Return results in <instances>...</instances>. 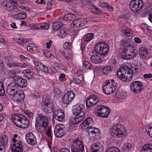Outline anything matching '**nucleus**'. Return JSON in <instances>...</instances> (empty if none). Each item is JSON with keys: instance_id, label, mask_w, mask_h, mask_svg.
I'll return each instance as SVG.
<instances>
[{"instance_id": "69168bd1", "label": "nucleus", "mask_w": 152, "mask_h": 152, "mask_svg": "<svg viewBox=\"0 0 152 152\" xmlns=\"http://www.w3.org/2000/svg\"><path fill=\"white\" fill-rule=\"evenodd\" d=\"M25 113L26 114L27 116L30 118H32L33 117V114L31 112L25 111Z\"/></svg>"}, {"instance_id": "a19ab883", "label": "nucleus", "mask_w": 152, "mask_h": 152, "mask_svg": "<svg viewBox=\"0 0 152 152\" xmlns=\"http://www.w3.org/2000/svg\"><path fill=\"white\" fill-rule=\"evenodd\" d=\"M26 140L27 142L31 145H33L37 144V139L36 137H34V138H32Z\"/></svg>"}, {"instance_id": "4468645a", "label": "nucleus", "mask_w": 152, "mask_h": 152, "mask_svg": "<svg viewBox=\"0 0 152 152\" xmlns=\"http://www.w3.org/2000/svg\"><path fill=\"white\" fill-rule=\"evenodd\" d=\"M64 126L61 124H58L56 125L54 129V134L57 137H61L64 135Z\"/></svg>"}, {"instance_id": "ddd939ff", "label": "nucleus", "mask_w": 152, "mask_h": 152, "mask_svg": "<svg viewBox=\"0 0 152 152\" xmlns=\"http://www.w3.org/2000/svg\"><path fill=\"white\" fill-rule=\"evenodd\" d=\"M1 6L3 9L11 11L16 9L18 7L16 3L11 1H4L1 2Z\"/></svg>"}, {"instance_id": "5701e85b", "label": "nucleus", "mask_w": 152, "mask_h": 152, "mask_svg": "<svg viewBox=\"0 0 152 152\" xmlns=\"http://www.w3.org/2000/svg\"><path fill=\"white\" fill-rule=\"evenodd\" d=\"M15 94L13 95L14 96V98L16 102H20L23 101L24 98V95L23 92V91H18Z\"/></svg>"}, {"instance_id": "dca6fc26", "label": "nucleus", "mask_w": 152, "mask_h": 152, "mask_svg": "<svg viewBox=\"0 0 152 152\" xmlns=\"http://www.w3.org/2000/svg\"><path fill=\"white\" fill-rule=\"evenodd\" d=\"M42 104L43 110L45 113H50L53 111V104L49 100H43Z\"/></svg>"}, {"instance_id": "7ed1b4c3", "label": "nucleus", "mask_w": 152, "mask_h": 152, "mask_svg": "<svg viewBox=\"0 0 152 152\" xmlns=\"http://www.w3.org/2000/svg\"><path fill=\"white\" fill-rule=\"evenodd\" d=\"M49 123L47 117L39 115L36 119L35 126L39 132L42 133L48 125Z\"/></svg>"}, {"instance_id": "680f3d73", "label": "nucleus", "mask_w": 152, "mask_h": 152, "mask_svg": "<svg viewBox=\"0 0 152 152\" xmlns=\"http://www.w3.org/2000/svg\"><path fill=\"white\" fill-rule=\"evenodd\" d=\"M73 81L74 83L78 85L80 84L81 82L80 80L77 78L74 79H73Z\"/></svg>"}, {"instance_id": "473e14b6", "label": "nucleus", "mask_w": 152, "mask_h": 152, "mask_svg": "<svg viewBox=\"0 0 152 152\" xmlns=\"http://www.w3.org/2000/svg\"><path fill=\"white\" fill-rule=\"evenodd\" d=\"M75 16L72 14H66L63 18V19L65 20H71L74 19Z\"/></svg>"}, {"instance_id": "5fc2aeb1", "label": "nucleus", "mask_w": 152, "mask_h": 152, "mask_svg": "<svg viewBox=\"0 0 152 152\" xmlns=\"http://www.w3.org/2000/svg\"><path fill=\"white\" fill-rule=\"evenodd\" d=\"M80 26L82 27L84 26V25L86 24L87 23V20L86 19H80Z\"/></svg>"}, {"instance_id": "c03bdc74", "label": "nucleus", "mask_w": 152, "mask_h": 152, "mask_svg": "<svg viewBox=\"0 0 152 152\" xmlns=\"http://www.w3.org/2000/svg\"><path fill=\"white\" fill-rule=\"evenodd\" d=\"M63 47L65 49L68 50L72 48V44L70 42H66L64 44Z\"/></svg>"}, {"instance_id": "cd10ccee", "label": "nucleus", "mask_w": 152, "mask_h": 152, "mask_svg": "<svg viewBox=\"0 0 152 152\" xmlns=\"http://www.w3.org/2000/svg\"><path fill=\"white\" fill-rule=\"evenodd\" d=\"M141 152H152V144L148 143L144 145L142 148Z\"/></svg>"}, {"instance_id": "603ef678", "label": "nucleus", "mask_w": 152, "mask_h": 152, "mask_svg": "<svg viewBox=\"0 0 152 152\" xmlns=\"http://www.w3.org/2000/svg\"><path fill=\"white\" fill-rule=\"evenodd\" d=\"M124 34L128 36H131L132 34V33L131 31L130 30L126 29L124 30Z\"/></svg>"}, {"instance_id": "6e6552de", "label": "nucleus", "mask_w": 152, "mask_h": 152, "mask_svg": "<svg viewBox=\"0 0 152 152\" xmlns=\"http://www.w3.org/2000/svg\"><path fill=\"white\" fill-rule=\"evenodd\" d=\"M129 51L130 53L129 52V50L126 48H125L124 50V52L121 54L122 58L124 59H132L135 57L136 56L135 51L136 50L135 47L132 46L129 48Z\"/></svg>"}, {"instance_id": "de8ad7c7", "label": "nucleus", "mask_w": 152, "mask_h": 152, "mask_svg": "<svg viewBox=\"0 0 152 152\" xmlns=\"http://www.w3.org/2000/svg\"><path fill=\"white\" fill-rule=\"evenodd\" d=\"M34 137H35L31 132H28L26 133L25 136L26 140L32 138H34Z\"/></svg>"}, {"instance_id": "412c9836", "label": "nucleus", "mask_w": 152, "mask_h": 152, "mask_svg": "<svg viewBox=\"0 0 152 152\" xmlns=\"http://www.w3.org/2000/svg\"><path fill=\"white\" fill-rule=\"evenodd\" d=\"M15 82L17 83L18 86L22 88L26 87L27 85V81L26 80L22 78L20 76L16 77Z\"/></svg>"}, {"instance_id": "0e129e2a", "label": "nucleus", "mask_w": 152, "mask_h": 152, "mask_svg": "<svg viewBox=\"0 0 152 152\" xmlns=\"http://www.w3.org/2000/svg\"><path fill=\"white\" fill-rule=\"evenodd\" d=\"M152 129L151 127H147L146 128V132L148 135L149 134L151 133V132L152 131Z\"/></svg>"}, {"instance_id": "72a5a7b5", "label": "nucleus", "mask_w": 152, "mask_h": 152, "mask_svg": "<svg viewBox=\"0 0 152 152\" xmlns=\"http://www.w3.org/2000/svg\"><path fill=\"white\" fill-rule=\"evenodd\" d=\"M86 105L88 107H91L95 104V102H94L93 99H92L91 97L90 96H89L86 101Z\"/></svg>"}, {"instance_id": "2f4dec72", "label": "nucleus", "mask_w": 152, "mask_h": 152, "mask_svg": "<svg viewBox=\"0 0 152 152\" xmlns=\"http://www.w3.org/2000/svg\"><path fill=\"white\" fill-rule=\"evenodd\" d=\"M63 26V24L60 22H57L53 23V28L54 30L57 31Z\"/></svg>"}, {"instance_id": "2eb2a0df", "label": "nucleus", "mask_w": 152, "mask_h": 152, "mask_svg": "<svg viewBox=\"0 0 152 152\" xmlns=\"http://www.w3.org/2000/svg\"><path fill=\"white\" fill-rule=\"evenodd\" d=\"M75 97V94L73 92H68L62 98L63 103L66 104H69Z\"/></svg>"}, {"instance_id": "f704fd0d", "label": "nucleus", "mask_w": 152, "mask_h": 152, "mask_svg": "<svg viewBox=\"0 0 152 152\" xmlns=\"http://www.w3.org/2000/svg\"><path fill=\"white\" fill-rule=\"evenodd\" d=\"M94 37V34L90 33L84 36V40L85 42H89L93 39Z\"/></svg>"}, {"instance_id": "20e7f679", "label": "nucleus", "mask_w": 152, "mask_h": 152, "mask_svg": "<svg viewBox=\"0 0 152 152\" xmlns=\"http://www.w3.org/2000/svg\"><path fill=\"white\" fill-rule=\"evenodd\" d=\"M111 136L120 138L123 137L126 132V129L124 126L120 124L114 125L110 129Z\"/></svg>"}, {"instance_id": "9b49d317", "label": "nucleus", "mask_w": 152, "mask_h": 152, "mask_svg": "<svg viewBox=\"0 0 152 152\" xmlns=\"http://www.w3.org/2000/svg\"><path fill=\"white\" fill-rule=\"evenodd\" d=\"M96 111L99 116L103 118H107L110 113V110L107 107L100 105L96 108Z\"/></svg>"}, {"instance_id": "37998d69", "label": "nucleus", "mask_w": 152, "mask_h": 152, "mask_svg": "<svg viewBox=\"0 0 152 152\" xmlns=\"http://www.w3.org/2000/svg\"><path fill=\"white\" fill-rule=\"evenodd\" d=\"M112 68L110 67H104L102 69V72L104 75L107 74L109 72L112 71Z\"/></svg>"}, {"instance_id": "6e6d98bb", "label": "nucleus", "mask_w": 152, "mask_h": 152, "mask_svg": "<svg viewBox=\"0 0 152 152\" xmlns=\"http://www.w3.org/2000/svg\"><path fill=\"white\" fill-rule=\"evenodd\" d=\"M40 29H48L49 28V25L47 23H45L43 25H41L39 26Z\"/></svg>"}, {"instance_id": "ea45409f", "label": "nucleus", "mask_w": 152, "mask_h": 152, "mask_svg": "<svg viewBox=\"0 0 152 152\" xmlns=\"http://www.w3.org/2000/svg\"><path fill=\"white\" fill-rule=\"evenodd\" d=\"M105 152H120L119 149L116 147H112L107 150Z\"/></svg>"}, {"instance_id": "13d9d810", "label": "nucleus", "mask_w": 152, "mask_h": 152, "mask_svg": "<svg viewBox=\"0 0 152 152\" xmlns=\"http://www.w3.org/2000/svg\"><path fill=\"white\" fill-rule=\"evenodd\" d=\"M109 64L111 65H114V66H118V63L116 62V61L114 59H113L110 60L109 62Z\"/></svg>"}, {"instance_id": "f257e3e1", "label": "nucleus", "mask_w": 152, "mask_h": 152, "mask_svg": "<svg viewBox=\"0 0 152 152\" xmlns=\"http://www.w3.org/2000/svg\"><path fill=\"white\" fill-rule=\"evenodd\" d=\"M120 67L117 70V75L118 78L121 80L125 82H129L132 79L133 75L136 74L138 72L137 68L134 67Z\"/></svg>"}, {"instance_id": "09e8293b", "label": "nucleus", "mask_w": 152, "mask_h": 152, "mask_svg": "<svg viewBox=\"0 0 152 152\" xmlns=\"http://www.w3.org/2000/svg\"><path fill=\"white\" fill-rule=\"evenodd\" d=\"M66 32L64 30H60L58 34L59 36L61 38H63L64 37L66 36Z\"/></svg>"}, {"instance_id": "7c9ffc66", "label": "nucleus", "mask_w": 152, "mask_h": 152, "mask_svg": "<svg viewBox=\"0 0 152 152\" xmlns=\"http://www.w3.org/2000/svg\"><path fill=\"white\" fill-rule=\"evenodd\" d=\"M91 12L94 14L98 15L101 14L102 13V11L99 10L94 6L91 5Z\"/></svg>"}, {"instance_id": "1a4fd4ad", "label": "nucleus", "mask_w": 152, "mask_h": 152, "mask_svg": "<svg viewBox=\"0 0 152 152\" xmlns=\"http://www.w3.org/2000/svg\"><path fill=\"white\" fill-rule=\"evenodd\" d=\"M143 5L142 0H132L129 4V7L133 12L137 13L140 10Z\"/></svg>"}, {"instance_id": "0eeeda50", "label": "nucleus", "mask_w": 152, "mask_h": 152, "mask_svg": "<svg viewBox=\"0 0 152 152\" xmlns=\"http://www.w3.org/2000/svg\"><path fill=\"white\" fill-rule=\"evenodd\" d=\"M72 152H83L84 146L83 141L79 137L75 139L71 145Z\"/></svg>"}, {"instance_id": "bf43d9fd", "label": "nucleus", "mask_w": 152, "mask_h": 152, "mask_svg": "<svg viewBox=\"0 0 152 152\" xmlns=\"http://www.w3.org/2000/svg\"><path fill=\"white\" fill-rule=\"evenodd\" d=\"M18 15L20 19H23L25 18L26 17V15L25 13H18Z\"/></svg>"}, {"instance_id": "9d476101", "label": "nucleus", "mask_w": 152, "mask_h": 152, "mask_svg": "<svg viewBox=\"0 0 152 152\" xmlns=\"http://www.w3.org/2000/svg\"><path fill=\"white\" fill-rule=\"evenodd\" d=\"M130 86L131 91L137 94L140 93L143 88V84L141 82L138 81L132 82Z\"/></svg>"}, {"instance_id": "393cba45", "label": "nucleus", "mask_w": 152, "mask_h": 152, "mask_svg": "<svg viewBox=\"0 0 152 152\" xmlns=\"http://www.w3.org/2000/svg\"><path fill=\"white\" fill-rule=\"evenodd\" d=\"M94 124V121L91 117L87 118L81 124V126L83 129H85L87 126L92 125Z\"/></svg>"}, {"instance_id": "8fccbe9b", "label": "nucleus", "mask_w": 152, "mask_h": 152, "mask_svg": "<svg viewBox=\"0 0 152 152\" xmlns=\"http://www.w3.org/2000/svg\"><path fill=\"white\" fill-rule=\"evenodd\" d=\"M51 129L50 127H49L46 131V134L50 138V139H52V133L51 132Z\"/></svg>"}, {"instance_id": "338daca9", "label": "nucleus", "mask_w": 152, "mask_h": 152, "mask_svg": "<svg viewBox=\"0 0 152 152\" xmlns=\"http://www.w3.org/2000/svg\"><path fill=\"white\" fill-rule=\"evenodd\" d=\"M83 66H92L93 65L88 61H85L83 64Z\"/></svg>"}, {"instance_id": "f3484780", "label": "nucleus", "mask_w": 152, "mask_h": 152, "mask_svg": "<svg viewBox=\"0 0 152 152\" xmlns=\"http://www.w3.org/2000/svg\"><path fill=\"white\" fill-rule=\"evenodd\" d=\"M64 113L62 110L59 109L54 112L53 117L57 121L62 122L64 119Z\"/></svg>"}, {"instance_id": "e2e57ef3", "label": "nucleus", "mask_w": 152, "mask_h": 152, "mask_svg": "<svg viewBox=\"0 0 152 152\" xmlns=\"http://www.w3.org/2000/svg\"><path fill=\"white\" fill-rule=\"evenodd\" d=\"M40 25V24L39 25H35L34 26H32L31 27V29L33 30H37V29H40L39 27V26Z\"/></svg>"}, {"instance_id": "4be33fe9", "label": "nucleus", "mask_w": 152, "mask_h": 152, "mask_svg": "<svg viewBox=\"0 0 152 152\" xmlns=\"http://www.w3.org/2000/svg\"><path fill=\"white\" fill-rule=\"evenodd\" d=\"M75 115V118L72 119V123L74 124H77L82 121L85 117V114H83V112L81 114H79Z\"/></svg>"}, {"instance_id": "58836bf2", "label": "nucleus", "mask_w": 152, "mask_h": 152, "mask_svg": "<svg viewBox=\"0 0 152 152\" xmlns=\"http://www.w3.org/2000/svg\"><path fill=\"white\" fill-rule=\"evenodd\" d=\"M24 73H26V76L29 79L32 78L33 76V73L29 69H26L24 71Z\"/></svg>"}, {"instance_id": "c85d7f7f", "label": "nucleus", "mask_w": 152, "mask_h": 152, "mask_svg": "<svg viewBox=\"0 0 152 152\" xmlns=\"http://www.w3.org/2000/svg\"><path fill=\"white\" fill-rule=\"evenodd\" d=\"M120 45L125 48H131L132 45L129 39H122Z\"/></svg>"}, {"instance_id": "774afa93", "label": "nucleus", "mask_w": 152, "mask_h": 152, "mask_svg": "<svg viewBox=\"0 0 152 152\" xmlns=\"http://www.w3.org/2000/svg\"><path fill=\"white\" fill-rule=\"evenodd\" d=\"M5 94V92L4 88L0 89V95L3 96Z\"/></svg>"}, {"instance_id": "bb28decb", "label": "nucleus", "mask_w": 152, "mask_h": 152, "mask_svg": "<svg viewBox=\"0 0 152 152\" xmlns=\"http://www.w3.org/2000/svg\"><path fill=\"white\" fill-rule=\"evenodd\" d=\"M8 139L5 134L3 135L0 138V146L5 147L7 145Z\"/></svg>"}, {"instance_id": "39448f33", "label": "nucleus", "mask_w": 152, "mask_h": 152, "mask_svg": "<svg viewBox=\"0 0 152 152\" xmlns=\"http://www.w3.org/2000/svg\"><path fill=\"white\" fill-rule=\"evenodd\" d=\"M103 87V91L104 93L109 95L113 93L116 90V84L113 79L107 80Z\"/></svg>"}, {"instance_id": "c756f323", "label": "nucleus", "mask_w": 152, "mask_h": 152, "mask_svg": "<svg viewBox=\"0 0 152 152\" xmlns=\"http://www.w3.org/2000/svg\"><path fill=\"white\" fill-rule=\"evenodd\" d=\"M90 59L92 63L95 64L99 63L102 61L101 58L97 55L92 56L90 58Z\"/></svg>"}, {"instance_id": "49530a36", "label": "nucleus", "mask_w": 152, "mask_h": 152, "mask_svg": "<svg viewBox=\"0 0 152 152\" xmlns=\"http://www.w3.org/2000/svg\"><path fill=\"white\" fill-rule=\"evenodd\" d=\"M90 96L92 99H93V100L95 102L96 104H97L99 101V98L98 96L96 95H94Z\"/></svg>"}, {"instance_id": "4c0bfd02", "label": "nucleus", "mask_w": 152, "mask_h": 152, "mask_svg": "<svg viewBox=\"0 0 152 152\" xmlns=\"http://www.w3.org/2000/svg\"><path fill=\"white\" fill-rule=\"evenodd\" d=\"M61 53L67 60L69 61L71 60L73 58L72 55L68 52L64 53V52H62Z\"/></svg>"}, {"instance_id": "f03ea898", "label": "nucleus", "mask_w": 152, "mask_h": 152, "mask_svg": "<svg viewBox=\"0 0 152 152\" xmlns=\"http://www.w3.org/2000/svg\"><path fill=\"white\" fill-rule=\"evenodd\" d=\"M11 118L14 123L18 127L26 128H27L29 125L28 120L22 115H12Z\"/></svg>"}, {"instance_id": "aec40b11", "label": "nucleus", "mask_w": 152, "mask_h": 152, "mask_svg": "<svg viewBox=\"0 0 152 152\" xmlns=\"http://www.w3.org/2000/svg\"><path fill=\"white\" fill-rule=\"evenodd\" d=\"M89 134H91L92 137H99L100 133V130L99 129L94 128H93L91 126L88 127L86 128Z\"/></svg>"}, {"instance_id": "3c124183", "label": "nucleus", "mask_w": 152, "mask_h": 152, "mask_svg": "<svg viewBox=\"0 0 152 152\" xmlns=\"http://www.w3.org/2000/svg\"><path fill=\"white\" fill-rule=\"evenodd\" d=\"M41 94L39 92L35 91L33 95V98L34 99H37L40 98Z\"/></svg>"}, {"instance_id": "c9c22d12", "label": "nucleus", "mask_w": 152, "mask_h": 152, "mask_svg": "<svg viewBox=\"0 0 152 152\" xmlns=\"http://www.w3.org/2000/svg\"><path fill=\"white\" fill-rule=\"evenodd\" d=\"M132 148V145L130 143L125 144L122 148L123 151H126L130 150Z\"/></svg>"}, {"instance_id": "6ab92c4d", "label": "nucleus", "mask_w": 152, "mask_h": 152, "mask_svg": "<svg viewBox=\"0 0 152 152\" xmlns=\"http://www.w3.org/2000/svg\"><path fill=\"white\" fill-rule=\"evenodd\" d=\"M12 152H23V151L22 142H19L16 144H13L11 147Z\"/></svg>"}, {"instance_id": "4d7b16f0", "label": "nucleus", "mask_w": 152, "mask_h": 152, "mask_svg": "<svg viewBox=\"0 0 152 152\" xmlns=\"http://www.w3.org/2000/svg\"><path fill=\"white\" fill-rule=\"evenodd\" d=\"M34 64L35 66H46L40 62L38 61H35L34 62Z\"/></svg>"}, {"instance_id": "a211bd4d", "label": "nucleus", "mask_w": 152, "mask_h": 152, "mask_svg": "<svg viewBox=\"0 0 152 152\" xmlns=\"http://www.w3.org/2000/svg\"><path fill=\"white\" fill-rule=\"evenodd\" d=\"M85 108L84 105L81 104H77L74 106L73 109V112L75 115L81 114L83 112V114H85L84 110Z\"/></svg>"}, {"instance_id": "f8f14e48", "label": "nucleus", "mask_w": 152, "mask_h": 152, "mask_svg": "<svg viewBox=\"0 0 152 152\" xmlns=\"http://www.w3.org/2000/svg\"><path fill=\"white\" fill-rule=\"evenodd\" d=\"M19 88L16 82L15 81L10 83L7 86V93L10 95H14L18 91Z\"/></svg>"}, {"instance_id": "864d4df0", "label": "nucleus", "mask_w": 152, "mask_h": 152, "mask_svg": "<svg viewBox=\"0 0 152 152\" xmlns=\"http://www.w3.org/2000/svg\"><path fill=\"white\" fill-rule=\"evenodd\" d=\"M38 69L45 72L50 73L48 67H38Z\"/></svg>"}, {"instance_id": "a878e982", "label": "nucleus", "mask_w": 152, "mask_h": 152, "mask_svg": "<svg viewBox=\"0 0 152 152\" xmlns=\"http://www.w3.org/2000/svg\"><path fill=\"white\" fill-rule=\"evenodd\" d=\"M102 145L99 143H95L91 146V152H99Z\"/></svg>"}, {"instance_id": "e433bc0d", "label": "nucleus", "mask_w": 152, "mask_h": 152, "mask_svg": "<svg viewBox=\"0 0 152 152\" xmlns=\"http://www.w3.org/2000/svg\"><path fill=\"white\" fill-rule=\"evenodd\" d=\"M8 75L11 78H14V80L15 81L16 77L17 78L19 76L16 75L15 72L14 70H11L8 73Z\"/></svg>"}, {"instance_id": "79ce46f5", "label": "nucleus", "mask_w": 152, "mask_h": 152, "mask_svg": "<svg viewBox=\"0 0 152 152\" xmlns=\"http://www.w3.org/2000/svg\"><path fill=\"white\" fill-rule=\"evenodd\" d=\"M28 42V39H24L23 38H21L18 39L17 42L20 44L23 45L25 44Z\"/></svg>"}, {"instance_id": "423d86ee", "label": "nucleus", "mask_w": 152, "mask_h": 152, "mask_svg": "<svg viewBox=\"0 0 152 152\" xmlns=\"http://www.w3.org/2000/svg\"><path fill=\"white\" fill-rule=\"evenodd\" d=\"M109 48L107 44L103 42H99L94 46V51L102 56H104L108 53Z\"/></svg>"}, {"instance_id": "b1692460", "label": "nucleus", "mask_w": 152, "mask_h": 152, "mask_svg": "<svg viewBox=\"0 0 152 152\" xmlns=\"http://www.w3.org/2000/svg\"><path fill=\"white\" fill-rule=\"evenodd\" d=\"M139 53L140 56L142 59H145L148 55V49L143 47L140 48Z\"/></svg>"}, {"instance_id": "052dcab7", "label": "nucleus", "mask_w": 152, "mask_h": 152, "mask_svg": "<svg viewBox=\"0 0 152 152\" xmlns=\"http://www.w3.org/2000/svg\"><path fill=\"white\" fill-rule=\"evenodd\" d=\"M77 72L76 73V74L78 76H81L83 75V71L80 69L78 68L77 69Z\"/></svg>"}, {"instance_id": "a18cd8bd", "label": "nucleus", "mask_w": 152, "mask_h": 152, "mask_svg": "<svg viewBox=\"0 0 152 152\" xmlns=\"http://www.w3.org/2000/svg\"><path fill=\"white\" fill-rule=\"evenodd\" d=\"M80 19H76L74 20L72 22L73 25V27H80Z\"/></svg>"}]
</instances>
